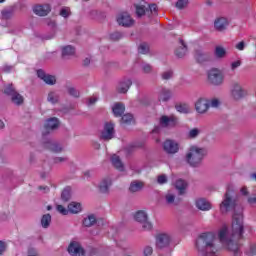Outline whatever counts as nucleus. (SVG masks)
<instances>
[{"instance_id": "obj_1", "label": "nucleus", "mask_w": 256, "mask_h": 256, "mask_svg": "<svg viewBox=\"0 0 256 256\" xmlns=\"http://www.w3.org/2000/svg\"><path fill=\"white\" fill-rule=\"evenodd\" d=\"M233 209L235 212L232 219V232H229L227 225H224L218 232V239L234 256H241L237 241L243 239L245 229L243 225V208H239L237 212V202L233 197V192L227 190L220 204V211L221 213H229Z\"/></svg>"}, {"instance_id": "obj_2", "label": "nucleus", "mask_w": 256, "mask_h": 256, "mask_svg": "<svg viewBox=\"0 0 256 256\" xmlns=\"http://www.w3.org/2000/svg\"><path fill=\"white\" fill-rule=\"evenodd\" d=\"M205 155H207V150H205V148H201L197 145H192L188 148L185 159L190 167H199V165L203 163Z\"/></svg>"}, {"instance_id": "obj_3", "label": "nucleus", "mask_w": 256, "mask_h": 256, "mask_svg": "<svg viewBox=\"0 0 256 256\" xmlns=\"http://www.w3.org/2000/svg\"><path fill=\"white\" fill-rule=\"evenodd\" d=\"M136 9L137 17H151L152 15H157V5L145 2V0H140L134 4Z\"/></svg>"}, {"instance_id": "obj_4", "label": "nucleus", "mask_w": 256, "mask_h": 256, "mask_svg": "<svg viewBox=\"0 0 256 256\" xmlns=\"http://www.w3.org/2000/svg\"><path fill=\"white\" fill-rule=\"evenodd\" d=\"M208 81L210 85L220 87V85L225 83V74L217 68H212L208 71Z\"/></svg>"}, {"instance_id": "obj_5", "label": "nucleus", "mask_w": 256, "mask_h": 256, "mask_svg": "<svg viewBox=\"0 0 256 256\" xmlns=\"http://www.w3.org/2000/svg\"><path fill=\"white\" fill-rule=\"evenodd\" d=\"M160 127H164V129H173V127H177L179 125V118L175 115H162L159 118Z\"/></svg>"}, {"instance_id": "obj_6", "label": "nucleus", "mask_w": 256, "mask_h": 256, "mask_svg": "<svg viewBox=\"0 0 256 256\" xmlns=\"http://www.w3.org/2000/svg\"><path fill=\"white\" fill-rule=\"evenodd\" d=\"M5 95H9L11 97V101L14 105H23V96L15 91V87L13 84H8L4 89Z\"/></svg>"}, {"instance_id": "obj_7", "label": "nucleus", "mask_w": 256, "mask_h": 256, "mask_svg": "<svg viewBox=\"0 0 256 256\" xmlns=\"http://www.w3.org/2000/svg\"><path fill=\"white\" fill-rule=\"evenodd\" d=\"M230 93L234 101H240V99H243V97H247V90H245V88H243L239 82H234L232 84Z\"/></svg>"}, {"instance_id": "obj_8", "label": "nucleus", "mask_w": 256, "mask_h": 256, "mask_svg": "<svg viewBox=\"0 0 256 256\" xmlns=\"http://www.w3.org/2000/svg\"><path fill=\"white\" fill-rule=\"evenodd\" d=\"M135 221L142 224L144 231H151L153 229V224L147 220V213L140 210L134 215Z\"/></svg>"}, {"instance_id": "obj_9", "label": "nucleus", "mask_w": 256, "mask_h": 256, "mask_svg": "<svg viewBox=\"0 0 256 256\" xmlns=\"http://www.w3.org/2000/svg\"><path fill=\"white\" fill-rule=\"evenodd\" d=\"M194 106L196 112L199 113V115H205V113L209 111V99L200 97L196 100Z\"/></svg>"}, {"instance_id": "obj_10", "label": "nucleus", "mask_w": 256, "mask_h": 256, "mask_svg": "<svg viewBox=\"0 0 256 256\" xmlns=\"http://www.w3.org/2000/svg\"><path fill=\"white\" fill-rule=\"evenodd\" d=\"M163 149L168 155H175V153H179V143L168 139L163 143Z\"/></svg>"}, {"instance_id": "obj_11", "label": "nucleus", "mask_w": 256, "mask_h": 256, "mask_svg": "<svg viewBox=\"0 0 256 256\" xmlns=\"http://www.w3.org/2000/svg\"><path fill=\"white\" fill-rule=\"evenodd\" d=\"M68 253L72 256H85V250L77 241L70 242L68 246Z\"/></svg>"}, {"instance_id": "obj_12", "label": "nucleus", "mask_w": 256, "mask_h": 256, "mask_svg": "<svg viewBox=\"0 0 256 256\" xmlns=\"http://www.w3.org/2000/svg\"><path fill=\"white\" fill-rule=\"evenodd\" d=\"M170 243H171V235L167 233H162L156 236V247L158 249H165V247H169Z\"/></svg>"}, {"instance_id": "obj_13", "label": "nucleus", "mask_w": 256, "mask_h": 256, "mask_svg": "<svg viewBox=\"0 0 256 256\" xmlns=\"http://www.w3.org/2000/svg\"><path fill=\"white\" fill-rule=\"evenodd\" d=\"M117 23L118 25H121L122 27H131L133 23H135V20L131 18V15L127 12H122L118 14L117 16Z\"/></svg>"}, {"instance_id": "obj_14", "label": "nucleus", "mask_w": 256, "mask_h": 256, "mask_svg": "<svg viewBox=\"0 0 256 256\" xmlns=\"http://www.w3.org/2000/svg\"><path fill=\"white\" fill-rule=\"evenodd\" d=\"M113 137H115V125H113V123H106L101 133V139L109 141L113 139Z\"/></svg>"}, {"instance_id": "obj_15", "label": "nucleus", "mask_w": 256, "mask_h": 256, "mask_svg": "<svg viewBox=\"0 0 256 256\" xmlns=\"http://www.w3.org/2000/svg\"><path fill=\"white\" fill-rule=\"evenodd\" d=\"M194 57L198 63H207L213 60V55L209 52H203V50H196Z\"/></svg>"}, {"instance_id": "obj_16", "label": "nucleus", "mask_w": 256, "mask_h": 256, "mask_svg": "<svg viewBox=\"0 0 256 256\" xmlns=\"http://www.w3.org/2000/svg\"><path fill=\"white\" fill-rule=\"evenodd\" d=\"M37 76L39 77V79L44 81L46 85H55V83H57V79L55 78V76L45 73V71H43L42 69L37 71Z\"/></svg>"}, {"instance_id": "obj_17", "label": "nucleus", "mask_w": 256, "mask_h": 256, "mask_svg": "<svg viewBox=\"0 0 256 256\" xmlns=\"http://www.w3.org/2000/svg\"><path fill=\"white\" fill-rule=\"evenodd\" d=\"M35 15L39 17H45L51 12V6L49 4L36 5L33 7Z\"/></svg>"}, {"instance_id": "obj_18", "label": "nucleus", "mask_w": 256, "mask_h": 256, "mask_svg": "<svg viewBox=\"0 0 256 256\" xmlns=\"http://www.w3.org/2000/svg\"><path fill=\"white\" fill-rule=\"evenodd\" d=\"M57 127H59V119H57L56 117L49 118L44 124L45 131L43 132V135H47L49 131H55Z\"/></svg>"}, {"instance_id": "obj_19", "label": "nucleus", "mask_w": 256, "mask_h": 256, "mask_svg": "<svg viewBox=\"0 0 256 256\" xmlns=\"http://www.w3.org/2000/svg\"><path fill=\"white\" fill-rule=\"evenodd\" d=\"M131 85H133V81L129 78H124L117 85L118 93H127Z\"/></svg>"}, {"instance_id": "obj_20", "label": "nucleus", "mask_w": 256, "mask_h": 256, "mask_svg": "<svg viewBox=\"0 0 256 256\" xmlns=\"http://www.w3.org/2000/svg\"><path fill=\"white\" fill-rule=\"evenodd\" d=\"M229 26V20L225 17H219L214 21V27L216 31H225Z\"/></svg>"}, {"instance_id": "obj_21", "label": "nucleus", "mask_w": 256, "mask_h": 256, "mask_svg": "<svg viewBox=\"0 0 256 256\" xmlns=\"http://www.w3.org/2000/svg\"><path fill=\"white\" fill-rule=\"evenodd\" d=\"M197 209L200 211H211V202L207 201L205 198H199L195 201Z\"/></svg>"}, {"instance_id": "obj_22", "label": "nucleus", "mask_w": 256, "mask_h": 256, "mask_svg": "<svg viewBox=\"0 0 256 256\" xmlns=\"http://www.w3.org/2000/svg\"><path fill=\"white\" fill-rule=\"evenodd\" d=\"M46 149H49L53 153H62L64 150L63 146L57 142H53L52 140H48L45 144Z\"/></svg>"}, {"instance_id": "obj_23", "label": "nucleus", "mask_w": 256, "mask_h": 256, "mask_svg": "<svg viewBox=\"0 0 256 256\" xmlns=\"http://www.w3.org/2000/svg\"><path fill=\"white\" fill-rule=\"evenodd\" d=\"M113 185L111 178H104L98 185L101 193H109V187Z\"/></svg>"}, {"instance_id": "obj_24", "label": "nucleus", "mask_w": 256, "mask_h": 256, "mask_svg": "<svg viewBox=\"0 0 256 256\" xmlns=\"http://www.w3.org/2000/svg\"><path fill=\"white\" fill-rule=\"evenodd\" d=\"M83 210V206L79 202H70L68 204V211L72 215H77V213H81Z\"/></svg>"}, {"instance_id": "obj_25", "label": "nucleus", "mask_w": 256, "mask_h": 256, "mask_svg": "<svg viewBox=\"0 0 256 256\" xmlns=\"http://www.w3.org/2000/svg\"><path fill=\"white\" fill-rule=\"evenodd\" d=\"M111 163L113 167H115V169H117L118 171H125V166L123 165L121 158H119L117 154L112 155Z\"/></svg>"}, {"instance_id": "obj_26", "label": "nucleus", "mask_w": 256, "mask_h": 256, "mask_svg": "<svg viewBox=\"0 0 256 256\" xmlns=\"http://www.w3.org/2000/svg\"><path fill=\"white\" fill-rule=\"evenodd\" d=\"M74 55H75V47L71 45L62 47V57L64 59H69V57H73Z\"/></svg>"}, {"instance_id": "obj_27", "label": "nucleus", "mask_w": 256, "mask_h": 256, "mask_svg": "<svg viewBox=\"0 0 256 256\" xmlns=\"http://www.w3.org/2000/svg\"><path fill=\"white\" fill-rule=\"evenodd\" d=\"M145 187V184L141 181H133L130 184L129 191L130 193H139Z\"/></svg>"}, {"instance_id": "obj_28", "label": "nucleus", "mask_w": 256, "mask_h": 256, "mask_svg": "<svg viewBox=\"0 0 256 256\" xmlns=\"http://www.w3.org/2000/svg\"><path fill=\"white\" fill-rule=\"evenodd\" d=\"M170 99H171V90L162 88L159 91L158 100L165 102V101H169Z\"/></svg>"}, {"instance_id": "obj_29", "label": "nucleus", "mask_w": 256, "mask_h": 256, "mask_svg": "<svg viewBox=\"0 0 256 256\" xmlns=\"http://www.w3.org/2000/svg\"><path fill=\"white\" fill-rule=\"evenodd\" d=\"M112 111L115 117H121V115L125 113V105H123L122 103H116L112 107Z\"/></svg>"}, {"instance_id": "obj_30", "label": "nucleus", "mask_w": 256, "mask_h": 256, "mask_svg": "<svg viewBox=\"0 0 256 256\" xmlns=\"http://www.w3.org/2000/svg\"><path fill=\"white\" fill-rule=\"evenodd\" d=\"M214 55L217 57V59H225V57H227V49H225L223 46H216Z\"/></svg>"}, {"instance_id": "obj_31", "label": "nucleus", "mask_w": 256, "mask_h": 256, "mask_svg": "<svg viewBox=\"0 0 256 256\" xmlns=\"http://www.w3.org/2000/svg\"><path fill=\"white\" fill-rule=\"evenodd\" d=\"M174 185L177 191H179L180 195H183V193H185V190L187 189V182H185V180L178 179L176 180Z\"/></svg>"}, {"instance_id": "obj_32", "label": "nucleus", "mask_w": 256, "mask_h": 256, "mask_svg": "<svg viewBox=\"0 0 256 256\" xmlns=\"http://www.w3.org/2000/svg\"><path fill=\"white\" fill-rule=\"evenodd\" d=\"M199 135H201V129L197 128V127L191 128L186 133L187 139H197V137H199Z\"/></svg>"}, {"instance_id": "obj_33", "label": "nucleus", "mask_w": 256, "mask_h": 256, "mask_svg": "<svg viewBox=\"0 0 256 256\" xmlns=\"http://www.w3.org/2000/svg\"><path fill=\"white\" fill-rule=\"evenodd\" d=\"M176 56L177 57H185L187 55V45H185V42L183 40H180V47L176 49Z\"/></svg>"}, {"instance_id": "obj_34", "label": "nucleus", "mask_w": 256, "mask_h": 256, "mask_svg": "<svg viewBox=\"0 0 256 256\" xmlns=\"http://www.w3.org/2000/svg\"><path fill=\"white\" fill-rule=\"evenodd\" d=\"M96 223H97V218L93 214L88 215L86 218H84V221H83L84 227H93V225Z\"/></svg>"}, {"instance_id": "obj_35", "label": "nucleus", "mask_w": 256, "mask_h": 256, "mask_svg": "<svg viewBox=\"0 0 256 256\" xmlns=\"http://www.w3.org/2000/svg\"><path fill=\"white\" fill-rule=\"evenodd\" d=\"M176 110L178 111V113L188 114L191 113V106H189V104L187 103L178 104L176 105Z\"/></svg>"}, {"instance_id": "obj_36", "label": "nucleus", "mask_w": 256, "mask_h": 256, "mask_svg": "<svg viewBox=\"0 0 256 256\" xmlns=\"http://www.w3.org/2000/svg\"><path fill=\"white\" fill-rule=\"evenodd\" d=\"M47 101L55 105L59 101V94L56 91H51L48 93Z\"/></svg>"}, {"instance_id": "obj_37", "label": "nucleus", "mask_w": 256, "mask_h": 256, "mask_svg": "<svg viewBox=\"0 0 256 256\" xmlns=\"http://www.w3.org/2000/svg\"><path fill=\"white\" fill-rule=\"evenodd\" d=\"M41 225L44 229H47L51 225V214H45L42 216Z\"/></svg>"}, {"instance_id": "obj_38", "label": "nucleus", "mask_w": 256, "mask_h": 256, "mask_svg": "<svg viewBox=\"0 0 256 256\" xmlns=\"http://www.w3.org/2000/svg\"><path fill=\"white\" fill-rule=\"evenodd\" d=\"M62 197V201H69V199H71V188L70 187H66L61 194Z\"/></svg>"}, {"instance_id": "obj_39", "label": "nucleus", "mask_w": 256, "mask_h": 256, "mask_svg": "<svg viewBox=\"0 0 256 256\" xmlns=\"http://www.w3.org/2000/svg\"><path fill=\"white\" fill-rule=\"evenodd\" d=\"M219 105H221V101L218 98H212L211 100H209V109H211V107L213 109H217Z\"/></svg>"}, {"instance_id": "obj_40", "label": "nucleus", "mask_w": 256, "mask_h": 256, "mask_svg": "<svg viewBox=\"0 0 256 256\" xmlns=\"http://www.w3.org/2000/svg\"><path fill=\"white\" fill-rule=\"evenodd\" d=\"M138 52L142 55H146V53H149V45H147L146 43L140 44L138 47Z\"/></svg>"}, {"instance_id": "obj_41", "label": "nucleus", "mask_w": 256, "mask_h": 256, "mask_svg": "<svg viewBox=\"0 0 256 256\" xmlns=\"http://www.w3.org/2000/svg\"><path fill=\"white\" fill-rule=\"evenodd\" d=\"M165 199L168 205H173V203H175V194L168 192L165 196Z\"/></svg>"}, {"instance_id": "obj_42", "label": "nucleus", "mask_w": 256, "mask_h": 256, "mask_svg": "<svg viewBox=\"0 0 256 256\" xmlns=\"http://www.w3.org/2000/svg\"><path fill=\"white\" fill-rule=\"evenodd\" d=\"M71 15V9H69V7H63L60 10V16L64 17V19H67V17H69Z\"/></svg>"}, {"instance_id": "obj_43", "label": "nucleus", "mask_w": 256, "mask_h": 256, "mask_svg": "<svg viewBox=\"0 0 256 256\" xmlns=\"http://www.w3.org/2000/svg\"><path fill=\"white\" fill-rule=\"evenodd\" d=\"M246 255L248 256H256V243L251 244L249 248L246 250Z\"/></svg>"}, {"instance_id": "obj_44", "label": "nucleus", "mask_w": 256, "mask_h": 256, "mask_svg": "<svg viewBox=\"0 0 256 256\" xmlns=\"http://www.w3.org/2000/svg\"><path fill=\"white\" fill-rule=\"evenodd\" d=\"M56 209L61 215H69V208H65L63 205H57Z\"/></svg>"}, {"instance_id": "obj_45", "label": "nucleus", "mask_w": 256, "mask_h": 256, "mask_svg": "<svg viewBox=\"0 0 256 256\" xmlns=\"http://www.w3.org/2000/svg\"><path fill=\"white\" fill-rule=\"evenodd\" d=\"M189 1L188 0H178L176 2L177 9H185L187 7Z\"/></svg>"}, {"instance_id": "obj_46", "label": "nucleus", "mask_w": 256, "mask_h": 256, "mask_svg": "<svg viewBox=\"0 0 256 256\" xmlns=\"http://www.w3.org/2000/svg\"><path fill=\"white\" fill-rule=\"evenodd\" d=\"M122 122L121 123H124V124H129L133 121V115L131 114H125L124 116H122Z\"/></svg>"}, {"instance_id": "obj_47", "label": "nucleus", "mask_w": 256, "mask_h": 256, "mask_svg": "<svg viewBox=\"0 0 256 256\" xmlns=\"http://www.w3.org/2000/svg\"><path fill=\"white\" fill-rule=\"evenodd\" d=\"M123 37V34L121 32H114L110 35V39L112 41H119Z\"/></svg>"}, {"instance_id": "obj_48", "label": "nucleus", "mask_w": 256, "mask_h": 256, "mask_svg": "<svg viewBox=\"0 0 256 256\" xmlns=\"http://www.w3.org/2000/svg\"><path fill=\"white\" fill-rule=\"evenodd\" d=\"M142 71L143 73H151V71H153V67L151 64L144 63L142 64Z\"/></svg>"}, {"instance_id": "obj_49", "label": "nucleus", "mask_w": 256, "mask_h": 256, "mask_svg": "<svg viewBox=\"0 0 256 256\" xmlns=\"http://www.w3.org/2000/svg\"><path fill=\"white\" fill-rule=\"evenodd\" d=\"M143 255L145 256H152L153 255V247L145 246L143 250Z\"/></svg>"}, {"instance_id": "obj_50", "label": "nucleus", "mask_w": 256, "mask_h": 256, "mask_svg": "<svg viewBox=\"0 0 256 256\" xmlns=\"http://www.w3.org/2000/svg\"><path fill=\"white\" fill-rule=\"evenodd\" d=\"M157 183H159V185H165V183H167V176L165 174L158 176Z\"/></svg>"}, {"instance_id": "obj_51", "label": "nucleus", "mask_w": 256, "mask_h": 256, "mask_svg": "<svg viewBox=\"0 0 256 256\" xmlns=\"http://www.w3.org/2000/svg\"><path fill=\"white\" fill-rule=\"evenodd\" d=\"M68 93L72 97H79V91H77V89H75L74 87H69L68 88Z\"/></svg>"}, {"instance_id": "obj_52", "label": "nucleus", "mask_w": 256, "mask_h": 256, "mask_svg": "<svg viewBox=\"0 0 256 256\" xmlns=\"http://www.w3.org/2000/svg\"><path fill=\"white\" fill-rule=\"evenodd\" d=\"M171 77H173V71L171 70H168L162 74V79L164 80L171 79Z\"/></svg>"}, {"instance_id": "obj_53", "label": "nucleus", "mask_w": 256, "mask_h": 256, "mask_svg": "<svg viewBox=\"0 0 256 256\" xmlns=\"http://www.w3.org/2000/svg\"><path fill=\"white\" fill-rule=\"evenodd\" d=\"M241 67V60H236L231 63V70L235 71V69Z\"/></svg>"}, {"instance_id": "obj_54", "label": "nucleus", "mask_w": 256, "mask_h": 256, "mask_svg": "<svg viewBox=\"0 0 256 256\" xmlns=\"http://www.w3.org/2000/svg\"><path fill=\"white\" fill-rule=\"evenodd\" d=\"M236 49L238 51H244L245 50V42L241 41L235 45Z\"/></svg>"}, {"instance_id": "obj_55", "label": "nucleus", "mask_w": 256, "mask_h": 256, "mask_svg": "<svg viewBox=\"0 0 256 256\" xmlns=\"http://www.w3.org/2000/svg\"><path fill=\"white\" fill-rule=\"evenodd\" d=\"M6 249H7V244H5V242H3V241H0V255L5 253Z\"/></svg>"}, {"instance_id": "obj_56", "label": "nucleus", "mask_w": 256, "mask_h": 256, "mask_svg": "<svg viewBox=\"0 0 256 256\" xmlns=\"http://www.w3.org/2000/svg\"><path fill=\"white\" fill-rule=\"evenodd\" d=\"M67 161V157H57L54 159V163H65Z\"/></svg>"}, {"instance_id": "obj_57", "label": "nucleus", "mask_w": 256, "mask_h": 256, "mask_svg": "<svg viewBox=\"0 0 256 256\" xmlns=\"http://www.w3.org/2000/svg\"><path fill=\"white\" fill-rule=\"evenodd\" d=\"M95 103H97V98L96 97H92L88 100L87 102V106L91 107V105H95Z\"/></svg>"}, {"instance_id": "obj_58", "label": "nucleus", "mask_w": 256, "mask_h": 256, "mask_svg": "<svg viewBox=\"0 0 256 256\" xmlns=\"http://www.w3.org/2000/svg\"><path fill=\"white\" fill-rule=\"evenodd\" d=\"M248 203L250 205H256V197L255 196H251L248 198Z\"/></svg>"}, {"instance_id": "obj_59", "label": "nucleus", "mask_w": 256, "mask_h": 256, "mask_svg": "<svg viewBox=\"0 0 256 256\" xmlns=\"http://www.w3.org/2000/svg\"><path fill=\"white\" fill-rule=\"evenodd\" d=\"M3 71L5 73H9V72L13 71V66H4Z\"/></svg>"}, {"instance_id": "obj_60", "label": "nucleus", "mask_w": 256, "mask_h": 256, "mask_svg": "<svg viewBox=\"0 0 256 256\" xmlns=\"http://www.w3.org/2000/svg\"><path fill=\"white\" fill-rule=\"evenodd\" d=\"M27 256H39L37 250H29Z\"/></svg>"}, {"instance_id": "obj_61", "label": "nucleus", "mask_w": 256, "mask_h": 256, "mask_svg": "<svg viewBox=\"0 0 256 256\" xmlns=\"http://www.w3.org/2000/svg\"><path fill=\"white\" fill-rule=\"evenodd\" d=\"M240 193H242V195H248L249 192H247L246 187H243V188H241Z\"/></svg>"}, {"instance_id": "obj_62", "label": "nucleus", "mask_w": 256, "mask_h": 256, "mask_svg": "<svg viewBox=\"0 0 256 256\" xmlns=\"http://www.w3.org/2000/svg\"><path fill=\"white\" fill-rule=\"evenodd\" d=\"M2 17H4L5 19H7V17H9V12L3 11V12H2Z\"/></svg>"}, {"instance_id": "obj_63", "label": "nucleus", "mask_w": 256, "mask_h": 256, "mask_svg": "<svg viewBox=\"0 0 256 256\" xmlns=\"http://www.w3.org/2000/svg\"><path fill=\"white\" fill-rule=\"evenodd\" d=\"M91 63V59L90 58H86L84 60V65H89Z\"/></svg>"}, {"instance_id": "obj_64", "label": "nucleus", "mask_w": 256, "mask_h": 256, "mask_svg": "<svg viewBox=\"0 0 256 256\" xmlns=\"http://www.w3.org/2000/svg\"><path fill=\"white\" fill-rule=\"evenodd\" d=\"M40 189H43L45 191V193H47V191H49V187H43V186H40Z\"/></svg>"}]
</instances>
